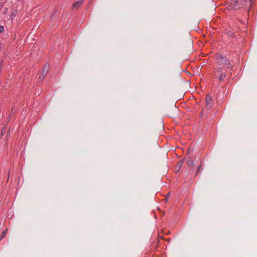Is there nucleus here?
Masks as SVG:
<instances>
[{"label": "nucleus", "instance_id": "obj_7", "mask_svg": "<svg viewBox=\"0 0 257 257\" xmlns=\"http://www.w3.org/2000/svg\"><path fill=\"white\" fill-rule=\"evenodd\" d=\"M188 165L190 167H193L194 166V162L192 159L189 158L187 161Z\"/></svg>", "mask_w": 257, "mask_h": 257}, {"label": "nucleus", "instance_id": "obj_5", "mask_svg": "<svg viewBox=\"0 0 257 257\" xmlns=\"http://www.w3.org/2000/svg\"><path fill=\"white\" fill-rule=\"evenodd\" d=\"M49 70V65L48 64H46L44 66L42 72L39 73L38 75V78L39 81L43 80V79L44 78V77L46 75Z\"/></svg>", "mask_w": 257, "mask_h": 257}, {"label": "nucleus", "instance_id": "obj_3", "mask_svg": "<svg viewBox=\"0 0 257 257\" xmlns=\"http://www.w3.org/2000/svg\"><path fill=\"white\" fill-rule=\"evenodd\" d=\"M214 76L220 81H224L226 77L223 69L220 67L215 68L213 71Z\"/></svg>", "mask_w": 257, "mask_h": 257}, {"label": "nucleus", "instance_id": "obj_2", "mask_svg": "<svg viewBox=\"0 0 257 257\" xmlns=\"http://www.w3.org/2000/svg\"><path fill=\"white\" fill-rule=\"evenodd\" d=\"M215 61L218 65L225 67L230 70L232 69V66L230 64L229 60L221 54H217L216 55Z\"/></svg>", "mask_w": 257, "mask_h": 257}, {"label": "nucleus", "instance_id": "obj_8", "mask_svg": "<svg viewBox=\"0 0 257 257\" xmlns=\"http://www.w3.org/2000/svg\"><path fill=\"white\" fill-rule=\"evenodd\" d=\"M8 231V229H6L5 230H4L3 231V232L1 234V236L0 240H1L2 239H3V238H4L6 236Z\"/></svg>", "mask_w": 257, "mask_h": 257}, {"label": "nucleus", "instance_id": "obj_6", "mask_svg": "<svg viewBox=\"0 0 257 257\" xmlns=\"http://www.w3.org/2000/svg\"><path fill=\"white\" fill-rule=\"evenodd\" d=\"M84 0H79L76 2H75L72 6L73 9H78L79 8L81 5L83 3Z\"/></svg>", "mask_w": 257, "mask_h": 257}, {"label": "nucleus", "instance_id": "obj_10", "mask_svg": "<svg viewBox=\"0 0 257 257\" xmlns=\"http://www.w3.org/2000/svg\"><path fill=\"white\" fill-rule=\"evenodd\" d=\"M18 13V10H16L15 12H13L11 15V17H16V16L17 15Z\"/></svg>", "mask_w": 257, "mask_h": 257}, {"label": "nucleus", "instance_id": "obj_1", "mask_svg": "<svg viewBox=\"0 0 257 257\" xmlns=\"http://www.w3.org/2000/svg\"><path fill=\"white\" fill-rule=\"evenodd\" d=\"M227 5L228 10H237L245 6H250L251 0H230Z\"/></svg>", "mask_w": 257, "mask_h": 257}, {"label": "nucleus", "instance_id": "obj_11", "mask_svg": "<svg viewBox=\"0 0 257 257\" xmlns=\"http://www.w3.org/2000/svg\"><path fill=\"white\" fill-rule=\"evenodd\" d=\"M201 165L200 164L199 165V166H198V168H197V173H196V175L200 172V171L201 170Z\"/></svg>", "mask_w": 257, "mask_h": 257}, {"label": "nucleus", "instance_id": "obj_12", "mask_svg": "<svg viewBox=\"0 0 257 257\" xmlns=\"http://www.w3.org/2000/svg\"><path fill=\"white\" fill-rule=\"evenodd\" d=\"M169 195H170V193L167 194V196L164 199V200L165 201V202L168 201V196H169Z\"/></svg>", "mask_w": 257, "mask_h": 257}, {"label": "nucleus", "instance_id": "obj_9", "mask_svg": "<svg viewBox=\"0 0 257 257\" xmlns=\"http://www.w3.org/2000/svg\"><path fill=\"white\" fill-rule=\"evenodd\" d=\"M227 35L230 38H233L234 36V33L233 31L229 30L227 32Z\"/></svg>", "mask_w": 257, "mask_h": 257}, {"label": "nucleus", "instance_id": "obj_13", "mask_svg": "<svg viewBox=\"0 0 257 257\" xmlns=\"http://www.w3.org/2000/svg\"><path fill=\"white\" fill-rule=\"evenodd\" d=\"M4 30V28L2 26H0V33L3 32Z\"/></svg>", "mask_w": 257, "mask_h": 257}, {"label": "nucleus", "instance_id": "obj_4", "mask_svg": "<svg viewBox=\"0 0 257 257\" xmlns=\"http://www.w3.org/2000/svg\"><path fill=\"white\" fill-rule=\"evenodd\" d=\"M214 105V101L212 97L207 94L205 98V106L207 109H211Z\"/></svg>", "mask_w": 257, "mask_h": 257}]
</instances>
